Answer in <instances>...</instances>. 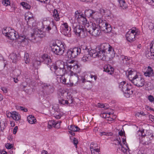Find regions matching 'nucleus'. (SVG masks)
<instances>
[{
	"label": "nucleus",
	"instance_id": "61",
	"mask_svg": "<svg viewBox=\"0 0 154 154\" xmlns=\"http://www.w3.org/2000/svg\"><path fill=\"white\" fill-rule=\"evenodd\" d=\"M57 15H59L58 14V11L56 10H54V13H53V16L54 17H56V16Z\"/></svg>",
	"mask_w": 154,
	"mask_h": 154
},
{
	"label": "nucleus",
	"instance_id": "15",
	"mask_svg": "<svg viewBox=\"0 0 154 154\" xmlns=\"http://www.w3.org/2000/svg\"><path fill=\"white\" fill-rule=\"evenodd\" d=\"M97 26L95 23L90 22V23H88L86 24L85 26V28L87 32H88L90 33L96 28Z\"/></svg>",
	"mask_w": 154,
	"mask_h": 154
},
{
	"label": "nucleus",
	"instance_id": "17",
	"mask_svg": "<svg viewBox=\"0 0 154 154\" xmlns=\"http://www.w3.org/2000/svg\"><path fill=\"white\" fill-rule=\"evenodd\" d=\"M91 50L88 53H84L83 57L82 58V60L83 62H87L89 61L91 57H94L93 56L94 54L91 52Z\"/></svg>",
	"mask_w": 154,
	"mask_h": 154
},
{
	"label": "nucleus",
	"instance_id": "36",
	"mask_svg": "<svg viewBox=\"0 0 154 154\" xmlns=\"http://www.w3.org/2000/svg\"><path fill=\"white\" fill-rule=\"evenodd\" d=\"M25 19L26 20H28L27 23L28 24H31V21H34V18L32 16V17H28V16L26 15L25 16Z\"/></svg>",
	"mask_w": 154,
	"mask_h": 154
},
{
	"label": "nucleus",
	"instance_id": "23",
	"mask_svg": "<svg viewBox=\"0 0 154 154\" xmlns=\"http://www.w3.org/2000/svg\"><path fill=\"white\" fill-rule=\"evenodd\" d=\"M130 33L128 32L126 35V37L127 41L130 42H131L135 40V35L132 33Z\"/></svg>",
	"mask_w": 154,
	"mask_h": 154
},
{
	"label": "nucleus",
	"instance_id": "22",
	"mask_svg": "<svg viewBox=\"0 0 154 154\" xmlns=\"http://www.w3.org/2000/svg\"><path fill=\"white\" fill-rule=\"evenodd\" d=\"M10 56L13 63L16 62L20 58V55L19 54H16L14 53L11 54Z\"/></svg>",
	"mask_w": 154,
	"mask_h": 154
},
{
	"label": "nucleus",
	"instance_id": "43",
	"mask_svg": "<svg viewBox=\"0 0 154 154\" xmlns=\"http://www.w3.org/2000/svg\"><path fill=\"white\" fill-rule=\"evenodd\" d=\"M2 3L5 6L10 5L11 4L9 0H4L2 1Z\"/></svg>",
	"mask_w": 154,
	"mask_h": 154
},
{
	"label": "nucleus",
	"instance_id": "21",
	"mask_svg": "<svg viewBox=\"0 0 154 154\" xmlns=\"http://www.w3.org/2000/svg\"><path fill=\"white\" fill-rule=\"evenodd\" d=\"M61 76V77L60 78L61 82L63 84H66V85L69 84V83L70 82V79H67L65 75Z\"/></svg>",
	"mask_w": 154,
	"mask_h": 154
},
{
	"label": "nucleus",
	"instance_id": "63",
	"mask_svg": "<svg viewBox=\"0 0 154 154\" xmlns=\"http://www.w3.org/2000/svg\"><path fill=\"white\" fill-rule=\"evenodd\" d=\"M119 134L120 136H123L124 134H125V133L124 131H123L122 130L121 131L119 132Z\"/></svg>",
	"mask_w": 154,
	"mask_h": 154
},
{
	"label": "nucleus",
	"instance_id": "26",
	"mask_svg": "<svg viewBox=\"0 0 154 154\" xmlns=\"http://www.w3.org/2000/svg\"><path fill=\"white\" fill-rule=\"evenodd\" d=\"M11 114L14 120L17 121L20 119V115L18 112L15 111L11 113Z\"/></svg>",
	"mask_w": 154,
	"mask_h": 154
},
{
	"label": "nucleus",
	"instance_id": "55",
	"mask_svg": "<svg viewBox=\"0 0 154 154\" xmlns=\"http://www.w3.org/2000/svg\"><path fill=\"white\" fill-rule=\"evenodd\" d=\"M95 144L94 143H91L90 144V149H91V152L92 151V150H95V149H96V148H94L93 146V145H94Z\"/></svg>",
	"mask_w": 154,
	"mask_h": 154
},
{
	"label": "nucleus",
	"instance_id": "25",
	"mask_svg": "<svg viewBox=\"0 0 154 154\" xmlns=\"http://www.w3.org/2000/svg\"><path fill=\"white\" fill-rule=\"evenodd\" d=\"M153 74V71L151 67L148 66L147 69L144 72V75L146 76L150 77L152 76Z\"/></svg>",
	"mask_w": 154,
	"mask_h": 154
},
{
	"label": "nucleus",
	"instance_id": "37",
	"mask_svg": "<svg viewBox=\"0 0 154 154\" xmlns=\"http://www.w3.org/2000/svg\"><path fill=\"white\" fill-rule=\"evenodd\" d=\"M55 123L56 121L54 120H49L48 122V128H50L52 127H54Z\"/></svg>",
	"mask_w": 154,
	"mask_h": 154
},
{
	"label": "nucleus",
	"instance_id": "18",
	"mask_svg": "<svg viewBox=\"0 0 154 154\" xmlns=\"http://www.w3.org/2000/svg\"><path fill=\"white\" fill-rule=\"evenodd\" d=\"M139 75H137V72L134 71H132V70H130L128 72V77L130 80L131 82H133V80L136 79Z\"/></svg>",
	"mask_w": 154,
	"mask_h": 154
},
{
	"label": "nucleus",
	"instance_id": "28",
	"mask_svg": "<svg viewBox=\"0 0 154 154\" xmlns=\"http://www.w3.org/2000/svg\"><path fill=\"white\" fill-rule=\"evenodd\" d=\"M78 75L75 73L73 75H72L70 77V81L72 82V83L77 84L79 80Z\"/></svg>",
	"mask_w": 154,
	"mask_h": 154
},
{
	"label": "nucleus",
	"instance_id": "1",
	"mask_svg": "<svg viewBox=\"0 0 154 154\" xmlns=\"http://www.w3.org/2000/svg\"><path fill=\"white\" fill-rule=\"evenodd\" d=\"M42 27L41 29H37L33 33L31 34V36L32 38L38 37L39 38H42L45 36V33L43 31L42 29L45 28V30L47 32H49L52 29L54 30L57 29V26L54 24V22H51L49 21H44L43 23H42Z\"/></svg>",
	"mask_w": 154,
	"mask_h": 154
},
{
	"label": "nucleus",
	"instance_id": "13",
	"mask_svg": "<svg viewBox=\"0 0 154 154\" xmlns=\"http://www.w3.org/2000/svg\"><path fill=\"white\" fill-rule=\"evenodd\" d=\"M150 51L146 52V57L148 59L153 58L154 57V41L152 42L150 45Z\"/></svg>",
	"mask_w": 154,
	"mask_h": 154
},
{
	"label": "nucleus",
	"instance_id": "14",
	"mask_svg": "<svg viewBox=\"0 0 154 154\" xmlns=\"http://www.w3.org/2000/svg\"><path fill=\"white\" fill-rule=\"evenodd\" d=\"M42 88L46 90L48 94L52 93L54 91L53 86L49 84L44 83L42 85Z\"/></svg>",
	"mask_w": 154,
	"mask_h": 154
},
{
	"label": "nucleus",
	"instance_id": "19",
	"mask_svg": "<svg viewBox=\"0 0 154 154\" xmlns=\"http://www.w3.org/2000/svg\"><path fill=\"white\" fill-rule=\"evenodd\" d=\"M97 12L96 11H94L93 10L88 9L86 10L85 11V15L88 17H91L93 18H94L95 14H97Z\"/></svg>",
	"mask_w": 154,
	"mask_h": 154
},
{
	"label": "nucleus",
	"instance_id": "5",
	"mask_svg": "<svg viewBox=\"0 0 154 154\" xmlns=\"http://www.w3.org/2000/svg\"><path fill=\"white\" fill-rule=\"evenodd\" d=\"M8 33L6 36L11 40H15L19 38L21 40L20 41L21 42H25L26 40H27L26 36L25 35L20 36L18 34V33L15 32L13 29H10L9 32H8Z\"/></svg>",
	"mask_w": 154,
	"mask_h": 154
},
{
	"label": "nucleus",
	"instance_id": "59",
	"mask_svg": "<svg viewBox=\"0 0 154 154\" xmlns=\"http://www.w3.org/2000/svg\"><path fill=\"white\" fill-rule=\"evenodd\" d=\"M17 129L18 127L17 126H16L15 127H14L13 129V133L14 134H16L17 132Z\"/></svg>",
	"mask_w": 154,
	"mask_h": 154
},
{
	"label": "nucleus",
	"instance_id": "64",
	"mask_svg": "<svg viewBox=\"0 0 154 154\" xmlns=\"http://www.w3.org/2000/svg\"><path fill=\"white\" fill-rule=\"evenodd\" d=\"M55 20L56 21H58L59 20L60 18L59 15H57L56 17H54Z\"/></svg>",
	"mask_w": 154,
	"mask_h": 154
},
{
	"label": "nucleus",
	"instance_id": "44",
	"mask_svg": "<svg viewBox=\"0 0 154 154\" xmlns=\"http://www.w3.org/2000/svg\"><path fill=\"white\" fill-rule=\"evenodd\" d=\"M87 83L85 84L86 86L85 87V88L87 89H90L91 86V81H87Z\"/></svg>",
	"mask_w": 154,
	"mask_h": 154
},
{
	"label": "nucleus",
	"instance_id": "46",
	"mask_svg": "<svg viewBox=\"0 0 154 154\" xmlns=\"http://www.w3.org/2000/svg\"><path fill=\"white\" fill-rule=\"evenodd\" d=\"M59 103L62 104H68V102L67 100H65L63 99H60L59 100Z\"/></svg>",
	"mask_w": 154,
	"mask_h": 154
},
{
	"label": "nucleus",
	"instance_id": "12",
	"mask_svg": "<svg viewBox=\"0 0 154 154\" xmlns=\"http://www.w3.org/2000/svg\"><path fill=\"white\" fill-rule=\"evenodd\" d=\"M100 28L101 31L102 30L106 33H109L112 30V28L111 26L106 22H103V24L102 25V26H100Z\"/></svg>",
	"mask_w": 154,
	"mask_h": 154
},
{
	"label": "nucleus",
	"instance_id": "53",
	"mask_svg": "<svg viewBox=\"0 0 154 154\" xmlns=\"http://www.w3.org/2000/svg\"><path fill=\"white\" fill-rule=\"evenodd\" d=\"M100 152V149H99L97 148L95 149V150H92L91 151V153L92 154H97V153H99Z\"/></svg>",
	"mask_w": 154,
	"mask_h": 154
},
{
	"label": "nucleus",
	"instance_id": "6",
	"mask_svg": "<svg viewBox=\"0 0 154 154\" xmlns=\"http://www.w3.org/2000/svg\"><path fill=\"white\" fill-rule=\"evenodd\" d=\"M81 53L80 47H75L69 50L67 52L66 56L70 59H73L76 57Z\"/></svg>",
	"mask_w": 154,
	"mask_h": 154
},
{
	"label": "nucleus",
	"instance_id": "20",
	"mask_svg": "<svg viewBox=\"0 0 154 154\" xmlns=\"http://www.w3.org/2000/svg\"><path fill=\"white\" fill-rule=\"evenodd\" d=\"M106 53H107V55H106L105 57H108L109 58H112L114 57L115 54L114 49L110 46L107 50Z\"/></svg>",
	"mask_w": 154,
	"mask_h": 154
},
{
	"label": "nucleus",
	"instance_id": "31",
	"mask_svg": "<svg viewBox=\"0 0 154 154\" xmlns=\"http://www.w3.org/2000/svg\"><path fill=\"white\" fill-rule=\"evenodd\" d=\"M63 34L67 37H70L71 35V29L69 28L64 29L63 31Z\"/></svg>",
	"mask_w": 154,
	"mask_h": 154
},
{
	"label": "nucleus",
	"instance_id": "51",
	"mask_svg": "<svg viewBox=\"0 0 154 154\" xmlns=\"http://www.w3.org/2000/svg\"><path fill=\"white\" fill-rule=\"evenodd\" d=\"M6 148L8 149H11L13 147V145L12 144L10 143H7L5 145Z\"/></svg>",
	"mask_w": 154,
	"mask_h": 154
},
{
	"label": "nucleus",
	"instance_id": "41",
	"mask_svg": "<svg viewBox=\"0 0 154 154\" xmlns=\"http://www.w3.org/2000/svg\"><path fill=\"white\" fill-rule=\"evenodd\" d=\"M129 59L127 57L124 56H122L120 57V60L122 61V63H125V62L127 61Z\"/></svg>",
	"mask_w": 154,
	"mask_h": 154
},
{
	"label": "nucleus",
	"instance_id": "39",
	"mask_svg": "<svg viewBox=\"0 0 154 154\" xmlns=\"http://www.w3.org/2000/svg\"><path fill=\"white\" fill-rule=\"evenodd\" d=\"M10 29H11L10 28H6V29H4L2 31V33L6 36L8 33V32H9Z\"/></svg>",
	"mask_w": 154,
	"mask_h": 154
},
{
	"label": "nucleus",
	"instance_id": "45",
	"mask_svg": "<svg viewBox=\"0 0 154 154\" xmlns=\"http://www.w3.org/2000/svg\"><path fill=\"white\" fill-rule=\"evenodd\" d=\"M10 7L8 8L9 11L10 12L14 11L15 10V7L14 4H12L10 5Z\"/></svg>",
	"mask_w": 154,
	"mask_h": 154
},
{
	"label": "nucleus",
	"instance_id": "33",
	"mask_svg": "<svg viewBox=\"0 0 154 154\" xmlns=\"http://www.w3.org/2000/svg\"><path fill=\"white\" fill-rule=\"evenodd\" d=\"M69 129L73 131H77L80 130V128L77 126L71 125L68 127Z\"/></svg>",
	"mask_w": 154,
	"mask_h": 154
},
{
	"label": "nucleus",
	"instance_id": "47",
	"mask_svg": "<svg viewBox=\"0 0 154 154\" xmlns=\"http://www.w3.org/2000/svg\"><path fill=\"white\" fill-rule=\"evenodd\" d=\"M22 5L26 9H29L30 8V6L26 3L24 2H22L21 3Z\"/></svg>",
	"mask_w": 154,
	"mask_h": 154
},
{
	"label": "nucleus",
	"instance_id": "24",
	"mask_svg": "<svg viewBox=\"0 0 154 154\" xmlns=\"http://www.w3.org/2000/svg\"><path fill=\"white\" fill-rule=\"evenodd\" d=\"M104 71L110 74H112L114 72V69L109 65H106L104 67Z\"/></svg>",
	"mask_w": 154,
	"mask_h": 154
},
{
	"label": "nucleus",
	"instance_id": "42",
	"mask_svg": "<svg viewBox=\"0 0 154 154\" xmlns=\"http://www.w3.org/2000/svg\"><path fill=\"white\" fill-rule=\"evenodd\" d=\"M29 55L27 54H25L24 56V60H25V63H28L29 62Z\"/></svg>",
	"mask_w": 154,
	"mask_h": 154
},
{
	"label": "nucleus",
	"instance_id": "2",
	"mask_svg": "<svg viewBox=\"0 0 154 154\" xmlns=\"http://www.w3.org/2000/svg\"><path fill=\"white\" fill-rule=\"evenodd\" d=\"M110 45L106 43H103L98 45L95 49H91V52L94 54L93 56L94 57H97L103 58L105 57V55H107V50L109 48Z\"/></svg>",
	"mask_w": 154,
	"mask_h": 154
},
{
	"label": "nucleus",
	"instance_id": "38",
	"mask_svg": "<svg viewBox=\"0 0 154 154\" xmlns=\"http://www.w3.org/2000/svg\"><path fill=\"white\" fill-rule=\"evenodd\" d=\"M41 63L40 61H38L37 60H34L32 62V65L33 67L36 68V67L38 65H40Z\"/></svg>",
	"mask_w": 154,
	"mask_h": 154
},
{
	"label": "nucleus",
	"instance_id": "58",
	"mask_svg": "<svg viewBox=\"0 0 154 154\" xmlns=\"http://www.w3.org/2000/svg\"><path fill=\"white\" fill-rule=\"evenodd\" d=\"M104 106V104L100 103H98V106L99 108H103Z\"/></svg>",
	"mask_w": 154,
	"mask_h": 154
},
{
	"label": "nucleus",
	"instance_id": "4",
	"mask_svg": "<svg viewBox=\"0 0 154 154\" xmlns=\"http://www.w3.org/2000/svg\"><path fill=\"white\" fill-rule=\"evenodd\" d=\"M119 88L125 94V96L129 97L130 95L133 93V91L131 90V85L127 83L125 81L120 82L119 84Z\"/></svg>",
	"mask_w": 154,
	"mask_h": 154
},
{
	"label": "nucleus",
	"instance_id": "8",
	"mask_svg": "<svg viewBox=\"0 0 154 154\" xmlns=\"http://www.w3.org/2000/svg\"><path fill=\"white\" fill-rule=\"evenodd\" d=\"M51 48L52 52L56 55H61L64 52V48L63 45H60V46L57 44L54 45Z\"/></svg>",
	"mask_w": 154,
	"mask_h": 154
},
{
	"label": "nucleus",
	"instance_id": "62",
	"mask_svg": "<svg viewBox=\"0 0 154 154\" xmlns=\"http://www.w3.org/2000/svg\"><path fill=\"white\" fill-rule=\"evenodd\" d=\"M20 107V109L25 112H27L28 111V110L26 108H24V107L22 106Z\"/></svg>",
	"mask_w": 154,
	"mask_h": 154
},
{
	"label": "nucleus",
	"instance_id": "3",
	"mask_svg": "<svg viewBox=\"0 0 154 154\" xmlns=\"http://www.w3.org/2000/svg\"><path fill=\"white\" fill-rule=\"evenodd\" d=\"M64 64L60 61H57L55 64L51 65L50 69L52 71L53 68L55 70V73L57 75L62 76L65 75L66 70Z\"/></svg>",
	"mask_w": 154,
	"mask_h": 154
},
{
	"label": "nucleus",
	"instance_id": "48",
	"mask_svg": "<svg viewBox=\"0 0 154 154\" xmlns=\"http://www.w3.org/2000/svg\"><path fill=\"white\" fill-rule=\"evenodd\" d=\"M145 86L146 87L149 88V89H151V88H153L152 84L150 82H146L145 84Z\"/></svg>",
	"mask_w": 154,
	"mask_h": 154
},
{
	"label": "nucleus",
	"instance_id": "52",
	"mask_svg": "<svg viewBox=\"0 0 154 154\" xmlns=\"http://www.w3.org/2000/svg\"><path fill=\"white\" fill-rule=\"evenodd\" d=\"M61 122V121L58 122H56V123H55L54 127L56 128H59L60 127V123Z\"/></svg>",
	"mask_w": 154,
	"mask_h": 154
},
{
	"label": "nucleus",
	"instance_id": "34",
	"mask_svg": "<svg viewBox=\"0 0 154 154\" xmlns=\"http://www.w3.org/2000/svg\"><path fill=\"white\" fill-rule=\"evenodd\" d=\"M95 20H96L97 23L98 24L99 27L100 26H102V25L103 24V22H106V20H103L102 19L100 18H95Z\"/></svg>",
	"mask_w": 154,
	"mask_h": 154
},
{
	"label": "nucleus",
	"instance_id": "11",
	"mask_svg": "<svg viewBox=\"0 0 154 154\" xmlns=\"http://www.w3.org/2000/svg\"><path fill=\"white\" fill-rule=\"evenodd\" d=\"M20 88L28 94H31L33 92V89L27 85L26 82H22L20 85Z\"/></svg>",
	"mask_w": 154,
	"mask_h": 154
},
{
	"label": "nucleus",
	"instance_id": "32",
	"mask_svg": "<svg viewBox=\"0 0 154 154\" xmlns=\"http://www.w3.org/2000/svg\"><path fill=\"white\" fill-rule=\"evenodd\" d=\"M80 49L81 50V53L82 54L88 53L90 51L89 49L85 45L82 46L80 48Z\"/></svg>",
	"mask_w": 154,
	"mask_h": 154
},
{
	"label": "nucleus",
	"instance_id": "56",
	"mask_svg": "<svg viewBox=\"0 0 154 154\" xmlns=\"http://www.w3.org/2000/svg\"><path fill=\"white\" fill-rule=\"evenodd\" d=\"M149 118L150 120L152 122H154V116L152 115H150L149 116Z\"/></svg>",
	"mask_w": 154,
	"mask_h": 154
},
{
	"label": "nucleus",
	"instance_id": "27",
	"mask_svg": "<svg viewBox=\"0 0 154 154\" xmlns=\"http://www.w3.org/2000/svg\"><path fill=\"white\" fill-rule=\"evenodd\" d=\"M101 30H100L97 26L96 28L90 33V34L92 36H97L100 35L101 34Z\"/></svg>",
	"mask_w": 154,
	"mask_h": 154
},
{
	"label": "nucleus",
	"instance_id": "50",
	"mask_svg": "<svg viewBox=\"0 0 154 154\" xmlns=\"http://www.w3.org/2000/svg\"><path fill=\"white\" fill-rule=\"evenodd\" d=\"M148 99L150 102L152 103L154 101V97L152 96L149 95L148 97Z\"/></svg>",
	"mask_w": 154,
	"mask_h": 154
},
{
	"label": "nucleus",
	"instance_id": "60",
	"mask_svg": "<svg viewBox=\"0 0 154 154\" xmlns=\"http://www.w3.org/2000/svg\"><path fill=\"white\" fill-rule=\"evenodd\" d=\"M1 89L4 92V93H6L7 92V89L5 88L2 87L1 88Z\"/></svg>",
	"mask_w": 154,
	"mask_h": 154
},
{
	"label": "nucleus",
	"instance_id": "57",
	"mask_svg": "<svg viewBox=\"0 0 154 154\" xmlns=\"http://www.w3.org/2000/svg\"><path fill=\"white\" fill-rule=\"evenodd\" d=\"M40 2H43L45 3H49L50 2V0H39Z\"/></svg>",
	"mask_w": 154,
	"mask_h": 154
},
{
	"label": "nucleus",
	"instance_id": "7",
	"mask_svg": "<svg viewBox=\"0 0 154 154\" xmlns=\"http://www.w3.org/2000/svg\"><path fill=\"white\" fill-rule=\"evenodd\" d=\"M73 31L75 34L83 38L87 35V32L85 26H77L75 27Z\"/></svg>",
	"mask_w": 154,
	"mask_h": 154
},
{
	"label": "nucleus",
	"instance_id": "35",
	"mask_svg": "<svg viewBox=\"0 0 154 154\" xmlns=\"http://www.w3.org/2000/svg\"><path fill=\"white\" fill-rule=\"evenodd\" d=\"M72 70H73V71L75 72H79L80 70V66L76 63V64H75V66Z\"/></svg>",
	"mask_w": 154,
	"mask_h": 154
},
{
	"label": "nucleus",
	"instance_id": "49",
	"mask_svg": "<svg viewBox=\"0 0 154 154\" xmlns=\"http://www.w3.org/2000/svg\"><path fill=\"white\" fill-rule=\"evenodd\" d=\"M75 63H72L71 65H69V64H68L67 65V68L68 69L71 70L72 71V69L73 67L75 66Z\"/></svg>",
	"mask_w": 154,
	"mask_h": 154
},
{
	"label": "nucleus",
	"instance_id": "16",
	"mask_svg": "<svg viewBox=\"0 0 154 154\" xmlns=\"http://www.w3.org/2000/svg\"><path fill=\"white\" fill-rule=\"evenodd\" d=\"M41 59V60L42 62L48 65H49L50 66V64L51 63L52 60L50 56L47 54H45L42 56Z\"/></svg>",
	"mask_w": 154,
	"mask_h": 154
},
{
	"label": "nucleus",
	"instance_id": "9",
	"mask_svg": "<svg viewBox=\"0 0 154 154\" xmlns=\"http://www.w3.org/2000/svg\"><path fill=\"white\" fill-rule=\"evenodd\" d=\"M75 17L78 22L80 23H82L85 26L88 23V22H87L88 21L86 17H84L83 15L80 14V13H79L78 11L75 12Z\"/></svg>",
	"mask_w": 154,
	"mask_h": 154
},
{
	"label": "nucleus",
	"instance_id": "30",
	"mask_svg": "<svg viewBox=\"0 0 154 154\" xmlns=\"http://www.w3.org/2000/svg\"><path fill=\"white\" fill-rule=\"evenodd\" d=\"M116 143H115L116 145H119L120 146L121 148V150L124 153H127L128 150L126 148L122 146V144L121 143V141H119L118 140L116 141Z\"/></svg>",
	"mask_w": 154,
	"mask_h": 154
},
{
	"label": "nucleus",
	"instance_id": "40",
	"mask_svg": "<svg viewBox=\"0 0 154 154\" xmlns=\"http://www.w3.org/2000/svg\"><path fill=\"white\" fill-rule=\"evenodd\" d=\"M119 3L120 7L124 9L126 8L125 2L124 0L119 2Z\"/></svg>",
	"mask_w": 154,
	"mask_h": 154
},
{
	"label": "nucleus",
	"instance_id": "10",
	"mask_svg": "<svg viewBox=\"0 0 154 154\" xmlns=\"http://www.w3.org/2000/svg\"><path fill=\"white\" fill-rule=\"evenodd\" d=\"M132 82L138 87H142L144 86L145 82L144 79L140 75H139L137 78H135Z\"/></svg>",
	"mask_w": 154,
	"mask_h": 154
},
{
	"label": "nucleus",
	"instance_id": "29",
	"mask_svg": "<svg viewBox=\"0 0 154 154\" xmlns=\"http://www.w3.org/2000/svg\"><path fill=\"white\" fill-rule=\"evenodd\" d=\"M27 121L30 124L35 123L36 122V120L34 116L30 115L28 116L27 117Z\"/></svg>",
	"mask_w": 154,
	"mask_h": 154
},
{
	"label": "nucleus",
	"instance_id": "54",
	"mask_svg": "<svg viewBox=\"0 0 154 154\" xmlns=\"http://www.w3.org/2000/svg\"><path fill=\"white\" fill-rule=\"evenodd\" d=\"M72 142L74 144L75 146H76V147H77V144L78 143V141L77 139L75 138H74Z\"/></svg>",
	"mask_w": 154,
	"mask_h": 154
}]
</instances>
